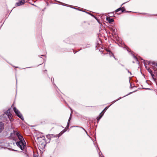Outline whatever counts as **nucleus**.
Returning a JSON list of instances; mask_svg holds the SVG:
<instances>
[{"label": "nucleus", "mask_w": 157, "mask_h": 157, "mask_svg": "<svg viewBox=\"0 0 157 157\" xmlns=\"http://www.w3.org/2000/svg\"><path fill=\"white\" fill-rule=\"evenodd\" d=\"M19 138V141L16 142V144L21 150H23L26 147V143L22 136H20Z\"/></svg>", "instance_id": "obj_1"}, {"label": "nucleus", "mask_w": 157, "mask_h": 157, "mask_svg": "<svg viewBox=\"0 0 157 157\" xmlns=\"http://www.w3.org/2000/svg\"><path fill=\"white\" fill-rule=\"evenodd\" d=\"M20 136H22L17 131L13 130V132L11 133L10 137L13 140H15L17 137L19 139V137H20Z\"/></svg>", "instance_id": "obj_2"}, {"label": "nucleus", "mask_w": 157, "mask_h": 157, "mask_svg": "<svg viewBox=\"0 0 157 157\" xmlns=\"http://www.w3.org/2000/svg\"><path fill=\"white\" fill-rule=\"evenodd\" d=\"M13 110L16 115L22 120H23L24 118L20 111L16 107H14L13 108Z\"/></svg>", "instance_id": "obj_3"}, {"label": "nucleus", "mask_w": 157, "mask_h": 157, "mask_svg": "<svg viewBox=\"0 0 157 157\" xmlns=\"http://www.w3.org/2000/svg\"><path fill=\"white\" fill-rule=\"evenodd\" d=\"M25 3L24 0H21L19 1L18 2L16 3V5L17 6H20L24 4Z\"/></svg>", "instance_id": "obj_4"}, {"label": "nucleus", "mask_w": 157, "mask_h": 157, "mask_svg": "<svg viewBox=\"0 0 157 157\" xmlns=\"http://www.w3.org/2000/svg\"><path fill=\"white\" fill-rule=\"evenodd\" d=\"M66 132V130H64L61 131L59 134L57 135H56V136H54L55 137H58L59 138V136H60L62 134H63L64 132Z\"/></svg>", "instance_id": "obj_5"}, {"label": "nucleus", "mask_w": 157, "mask_h": 157, "mask_svg": "<svg viewBox=\"0 0 157 157\" xmlns=\"http://www.w3.org/2000/svg\"><path fill=\"white\" fill-rule=\"evenodd\" d=\"M66 132V130H64L61 131L59 134L57 135H56V136H54L55 137H58L59 138V136H60L62 134H63L64 132Z\"/></svg>", "instance_id": "obj_6"}, {"label": "nucleus", "mask_w": 157, "mask_h": 157, "mask_svg": "<svg viewBox=\"0 0 157 157\" xmlns=\"http://www.w3.org/2000/svg\"><path fill=\"white\" fill-rule=\"evenodd\" d=\"M66 132V130H64L61 131L59 134L57 135H56V136H54L55 137H58L59 138V136H60L62 134H63L64 132Z\"/></svg>", "instance_id": "obj_7"}, {"label": "nucleus", "mask_w": 157, "mask_h": 157, "mask_svg": "<svg viewBox=\"0 0 157 157\" xmlns=\"http://www.w3.org/2000/svg\"><path fill=\"white\" fill-rule=\"evenodd\" d=\"M124 10H125V9H124V7H123L122 8H119L117 9L116 10V12H118L119 11H121V13H122V12H123V11H124Z\"/></svg>", "instance_id": "obj_8"}, {"label": "nucleus", "mask_w": 157, "mask_h": 157, "mask_svg": "<svg viewBox=\"0 0 157 157\" xmlns=\"http://www.w3.org/2000/svg\"><path fill=\"white\" fill-rule=\"evenodd\" d=\"M4 128V124L2 122H0V133Z\"/></svg>", "instance_id": "obj_9"}, {"label": "nucleus", "mask_w": 157, "mask_h": 157, "mask_svg": "<svg viewBox=\"0 0 157 157\" xmlns=\"http://www.w3.org/2000/svg\"><path fill=\"white\" fill-rule=\"evenodd\" d=\"M107 109V107H106L103 111H102L101 112V113H103V114L101 115L99 117H98L97 118V120L98 121H99V120L100 119V118L102 117V116H103V114H104V111H105V110L106 109Z\"/></svg>", "instance_id": "obj_10"}, {"label": "nucleus", "mask_w": 157, "mask_h": 157, "mask_svg": "<svg viewBox=\"0 0 157 157\" xmlns=\"http://www.w3.org/2000/svg\"><path fill=\"white\" fill-rule=\"evenodd\" d=\"M11 113H10V109H9L5 113V114H6L7 116L9 114Z\"/></svg>", "instance_id": "obj_11"}, {"label": "nucleus", "mask_w": 157, "mask_h": 157, "mask_svg": "<svg viewBox=\"0 0 157 157\" xmlns=\"http://www.w3.org/2000/svg\"><path fill=\"white\" fill-rule=\"evenodd\" d=\"M107 21H108L109 22V23H111L112 22H113L114 21V20L113 19H109L108 18H107Z\"/></svg>", "instance_id": "obj_12"}, {"label": "nucleus", "mask_w": 157, "mask_h": 157, "mask_svg": "<svg viewBox=\"0 0 157 157\" xmlns=\"http://www.w3.org/2000/svg\"><path fill=\"white\" fill-rule=\"evenodd\" d=\"M7 116H8V118H9V120L11 121V119L12 118V115L11 113H10V114H9L8 115H7Z\"/></svg>", "instance_id": "obj_13"}, {"label": "nucleus", "mask_w": 157, "mask_h": 157, "mask_svg": "<svg viewBox=\"0 0 157 157\" xmlns=\"http://www.w3.org/2000/svg\"><path fill=\"white\" fill-rule=\"evenodd\" d=\"M71 116L70 117L69 119V120H68V122H67V126L66 127L67 128H68L69 127V121H70L71 119Z\"/></svg>", "instance_id": "obj_14"}, {"label": "nucleus", "mask_w": 157, "mask_h": 157, "mask_svg": "<svg viewBox=\"0 0 157 157\" xmlns=\"http://www.w3.org/2000/svg\"><path fill=\"white\" fill-rule=\"evenodd\" d=\"M150 74H151V76L152 77V78L153 79H154V80H155V78H154V77L155 76V75L152 72H151V73H150Z\"/></svg>", "instance_id": "obj_15"}, {"label": "nucleus", "mask_w": 157, "mask_h": 157, "mask_svg": "<svg viewBox=\"0 0 157 157\" xmlns=\"http://www.w3.org/2000/svg\"><path fill=\"white\" fill-rule=\"evenodd\" d=\"M133 58H134V59L136 60V61H138L137 58L136 56L133 55Z\"/></svg>", "instance_id": "obj_16"}, {"label": "nucleus", "mask_w": 157, "mask_h": 157, "mask_svg": "<svg viewBox=\"0 0 157 157\" xmlns=\"http://www.w3.org/2000/svg\"><path fill=\"white\" fill-rule=\"evenodd\" d=\"M152 64L153 65H155L157 66V63H155V62H152Z\"/></svg>", "instance_id": "obj_17"}, {"label": "nucleus", "mask_w": 157, "mask_h": 157, "mask_svg": "<svg viewBox=\"0 0 157 157\" xmlns=\"http://www.w3.org/2000/svg\"><path fill=\"white\" fill-rule=\"evenodd\" d=\"M147 70L148 71V72H149V73H150L152 72V71L149 68H148V69H147Z\"/></svg>", "instance_id": "obj_18"}, {"label": "nucleus", "mask_w": 157, "mask_h": 157, "mask_svg": "<svg viewBox=\"0 0 157 157\" xmlns=\"http://www.w3.org/2000/svg\"><path fill=\"white\" fill-rule=\"evenodd\" d=\"M153 69H154V71L155 72H154V73H157V72H155L157 70L156 68H153Z\"/></svg>", "instance_id": "obj_19"}, {"label": "nucleus", "mask_w": 157, "mask_h": 157, "mask_svg": "<svg viewBox=\"0 0 157 157\" xmlns=\"http://www.w3.org/2000/svg\"><path fill=\"white\" fill-rule=\"evenodd\" d=\"M126 70L127 71L128 73H130L131 74V75L132 74L129 71V70L128 69H126Z\"/></svg>", "instance_id": "obj_20"}, {"label": "nucleus", "mask_w": 157, "mask_h": 157, "mask_svg": "<svg viewBox=\"0 0 157 157\" xmlns=\"http://www.w3.org/2000/svg\"><path fill=\"white\" fill-rule=\"evenodd\" d=\"M109 52H111V54H112V55L113 56V54L112 53V52H111L110 51H109Z\"/></svg>", "instance_id": "obj_21"}, {"label": "nucleus", "mask_w": 157, "mask_h": 157, "mask_svg": "<svg viewBox=\"0 0 157 157\" xmlns=\"http://www.w3.org/2000/svg\"><path fill=\"white\" fill-rule=\"evenodd\" d=\"M34 157H38V156H37L34 155Z\"/></svg>", "instance_id": "obj_22"}]
</instances>
